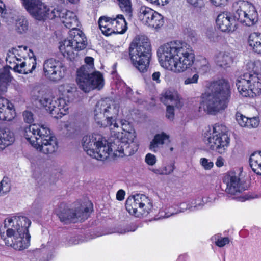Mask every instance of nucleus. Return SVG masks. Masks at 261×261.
<instances>
[{
  "mask_svg": "<svg viewBox=\"0 0 261 261\" xmlns=\"http://www.w3.org/2000/svg\"><path fill=\"white\" fill-rule=\"evenodd\" d=\"M157 55L161 65L175 73L186 71L193 64L195 58L190 45L179 41H171L161 46Z\"/></svg>",
  "mask_w": 261,
  "mask_h": 261,
  "instance_id": "f257e3e1",
  "label": "nucleus"
},
{
  "mask_svg": "<svg viewBox=\"0 0 261 261\" xmlns=\"http://www.w3.org/2000/svg\"><path fill=\"white\" fill-rule=\"evenodd\" d=\"M31 224V221L25 216L8 217L4 222L6 233L1 230V237L7 246L15 250H23L30 245L31 236L28 228Z\"/></svg>",
  "mask_w": 261,
  "mask_h": 261,
  "instance_id": "f03ea898",
  "label": "nucleus"
},
{
  "mask_svg": "<svg viewBox=\"0 0 261 261\" xmlns=\"http://www.w3.org/2000/svg\"><path fill=\"white\" fill-rule=\"evenodd\" d=\"M230 96V85L226 80L214 81L209 90L201 95L199 108H203L208 114H215L227 107Z\"/></svg>",
  "mask_w": 261,
  "mask_h": 261,
  "instance_id": "7ed1b4c3",
  "label": "nucleus"
},
{
  "mask_svg": "<svg viewBox=\"0 0 261 261\" xmlns=\"http://www.w3.org/2000/svg\"><path fill=\"white\" fill-rule=\"evenodd\" d=\"M24 135L34 148L44 154H52L58 149L57 138L44 125H31L25 128Z\"/></svg>",
  "mask_w": 261,
  "mask_h": 261,
  "instance_id": "20e7f679",
  "label": "nucleus"
},
{
  "mask_svg": "<svg viewBox=\"0 0 261 261\" xmlns=\"http://www.w3.org/2000/svg\"><path fill=\"white\" fill-rule=\"evenodd\" d=\"M121 127L119 129L110 130L112 137L115 138L112 146L119 156H130L138 149V145L134 141L135 132L130 123L125 120L120 121Z\"/></svg>",
  "mask_w": 261,
  "mask_h": 261,
  "instance_id": "39448f33",
  "label": "nucleus"
},
{
  "mask_svg": "<svg viewBox=\"0 0 261 261\" xmlns=\"http://www.w3.org/2000/svg\"><path fill=\"white\" fill-rule=\"evenodd\" d=\"M129 55L133 65L140 72H146L151 57V47L147 37L138 36L132 42Z\"/></svg>",
  "mask_w": 261,
  "mask_h": 261,
  "instance_id": "423d86ee",
  "label": "nucleus"
},
{
  "mask_svg": "<svg viewBox=\"0 0 261 261\" xmlns=\"http://www.w3.org/2000/svg\"><path fill=\"white\" fill-rule=\"evenodd\" d=\"M86 65L76 71V81L79 88L85 93L95 88L101 89L103 86V79L99 72L94 71V59L90 57L85 59Z\"/></svg>",
  "mask_w": 261,
  "mask_h": 261,
  "instance_id": "0eeeda50",
  "label": "nucleus"
},
{
  "mask_svg": "<svg viewBox=\"0 0 261 261\" xmlns=\"http://www.w3.org/2000/svg\"><path fill=\"white\" fill-rule=\"evenodd\" d=\"M119 106L107 100L97 102L94 110V119L97 123L103 126L109 127L110 130L119 129V125L116 118L118 115Z\"/></svg>",
  "mask_w": 261,
  "mask_h": 261,
  "instance_id": "6e6552de",
  "label": "nucleus"
},
{
  "mask_svg": "<svg viewBox=\"0 0 261 261\" xmlns=\"http://www.w3.org/2000/svg\"><path fill=\"white\" fill-rule=\"evenodd\" d=\"M82 145L87 154L100 161L107 159L114 150L112 144L110 145L107 141L98 134L84 136Z\"/></svg>",
  "mask_w": 261,
  "mask_h": 261,
  "instance_id": "1a4fd4ad",
  "label": "nucleus"
},
{
  "mask_svg": "<svg viewBox=\"0 0 261 261\" xmlns=\"http://www.w3.org/2000/svg\"><path fill=\"white\" fill-rule=\"evenodd\" d=\"M203 140L210 149L220 154L224 153L230 144L228 128L222 124H215L212 130L204 133Z\"/></svg>",
  "mask_w": 261,
  "mask_h": 261,
  "instance_id": "9d476101",
  "label": "nucleus"
},
{
  "mask_svg": "<svg viewBox=\"0 0 261 261\" xmlns=\"http://www.w3.org/2000/svg\"><path fill=\"white\" fill-rule=\"evenodd\" d=\"M86 45L84 33L80 30H73L69 31L67 39L60 42L59 48L64 57L72 60L75 58V51L84 49Z\"/></svg>",
  "mask_w": 261,
  "mask_h": 261,
  "instance_id": "9b49d317",
  "label": "nucleus"
},
{
  "mask_svg": "<svg viewBox=\"0 0 261 261\" xmlns=\"http://www.w3.org/2000/svg\"><path fill=\"white\" fill-rule=\"evenodd\" d=\"M236 85L242 96L253 97L261 94V80L255 73H245L238 77Z\"/></svg>",
  "mask_w": 261,
  "mask_h": 261,
  "instance_id": "f8f14e48",
  "label": "nucleus"
},
{
  "mask_svg": "<svg viewBox=\"0 0 261 261\" xmlns=\"http://www.w3.org/2000/svg\"><path fill=\"white\" fill-rule=\"evenodd\" d=\"M127 211L135 217L147 216L153 210L152 200L144 194L129 196L125 202Z\"/></svg>",
  "mask_w": 261,
  "mask_h": 261,
  "instance_id": "ddd939ff",
  "label": "nucleus"
},
{
  "mask_svg": "<svg viewBox=\"0 0 261 261\" xmlns=\"http://www.w3.org/2000/svg\"><path fill=\"white\" fill-rule=\"evenodd\" d=\"M234 14V18L245 25L251 27L258 20V13L254 6L248 1H240Z\"/></svg>",
  "mask_w": 261,
  "mask_h": 261,
  "instance_id": "4468645a",
  "label": "nucleus"
},
{
  "mask_svg": "<svg viewBox=\"0 0 261 261\" xmlns=\"http://www.w3.org/2000/svg\"><path fill=\"white\" fill-rule=\"evenodd\" d=\"M40 102L56 119L66 115L69 109V101L63 98L45 96L40 99Z\"/></svg>",
  "mask_w": 261,
  "mask_h": 261,
  "instance_id": "2eb2a0df",
  "label": "nucleus"
},
{
  "mask_svg": "<svg viewBox=\"0 0 261 261\" xmlns=\"http://www.w3.org/2000/svg\"><path fill=\"white\" fill-rule=\"evenodd\" d=\"M66 71V66L58 60L50 58L45 60L43 63L44 74L50 81H60L65 76Z\"/></svg>",
  "mask_w": 261,
  "mask_h": 261,
  "instance_id": "dca6fc26",
  "label": "nucleus"
},
{
  "mask_svg": "<svg viewBox=\"0 0 261 261\" xmlns=\"http://www.w3.org/2000/svg\"><path fill=\"white\" fill-rule=\"evenodd\" d=\"M138 17L145 25L156 30L164 24V17L148 7L141 6L140 8Z\"/></svg>",
  "mask_w": 261,
  "mask_h": 261,
  "instance_id": "f3484780",
  "label": "nucleus"
},
{
  "mask_svg": "<svg viewBox=\"0 0 261 261\" xmlns=\"http://www.w3.org/2000/svg\"><path fill=\"white\" fill-rule=\"evenodd\" d=\"M57 211V215L60 221L65 224L79 221H84L87 219L90 214V209L88 207H81L80 208L73 210L71 209L64 208Z\"/></svg>",
  "mask_w": 261,
  "mask_h": 261,
  "instance_id": "a211bd4d",
  "label": "nucleus"
},
{
  "mask_svg": "<svg viewBox=\"0 0 261 261\" xmlns=\"http://www.w3.org/2000/svg\"><path fill=\"white\" fill-rule=\"evenodd\" d=\"M27 12L35 19L42 20L50 14L49 9L41 0H21Z\"/></svg>",
  "mask_w": 261,
  "mask_h": 261,
  "instance_id": "6ab92c4d",
  "label": "nucleus"
},
{
  "mask_svg": "<svg viewBox=\"0 0 261 261\" xmlns=\"http://www.w3.org/2000/svg\"><path fill=\"white\" fill-rule=\"evenodd\" d=\"M59 17L64 25L71 30H79V22L75 13L66 9H54L50 13L48 18L54 19Z\"/></svg>",
  "mask_w": 261,
  "mask_h": 261,
  "instance_id": "aec40b11",
  "label": "nucleus"
},
{
  "mask_svg": "<svg viewBox=\"0 0 261 261\" xmlns=\"http://www.w3.org/2000/svg\"><path fill=\"white\" fill-rule=\"evenodd\" d=\"M223 182L226 185L225 192L230 195H236L246 190L239 176L233 171L228 172L224 176Z\"/></svg>",
  "mask_w": 261,
  "mask_h": 261,
  "instance_id": "412c9836",
  "label": "nucleus"
},
{
  "mask_svg": "<svg viewBox=\"0 0 261 261\" xmlns=\"http://www.w3.org/2000/svg\"><path fill=\"white\" fill-rule=\"evenodd\" d=\"M161 101L166 105H174L177 109L182 107L184 103L182 98L178 91L173 88L165 90L162 94Z\"/></svg>",
  "mask_w": 261,
  "mask_h": 261,
  "instance_id": "4be33fe9",
  "label": "nucleus"
},
{
  "mask_svg": "<svg viewBox=\"0 0 261 261\" xmlns=\"http://www.w3.org/2000/svg\"><path fill=\"white\" fill-rule=\"evenodd\" d=\"M233 16L226 13L219 14L216 19V24L222 32L233 31L236 29V20Z\"/></svg>",
  "mask_w": 261,
  "mask_h": 261,
  "instance_id": "5701e85b",
  "label": "nucleus"
},
{
  "mask_svg": "<svg viewBox=\"0 0 261 261\" xmlns=\"http://www.w3.org/2000/svg\"><path fill=\"white\" fill-rule=\"evenodd\" d=\"M16 116L13 105L7 99L0 96V119L10 121Z\"/></svg>",
  "mask_w": 261,
  "mask_h": 261,
  "instance_id": "b1692460",
  "label": "nucleus"
},
{
  "mask_svg": "<svg viewBox=\"0 0 261 261\" xmlns=\"http://www.w3.org/2000/svg\"><path fill=\"white\" fill-rule=\"evenodd\" d=\"M214 61L218 66L227 68L232 64L233 58L229 52L222 51L215 55Z\"/></svg>",
  "mask_w": 261,
  "mask_h": 261,
  "instance_id": "393cba45",
  "label": "nucleus"
},
{
  "mask_svg": "<svg viewBox=\"0 0 261 261\" xmlns=\"http://www.w3.org/2000/svg\"><path fill=\"white\" fill-rule=\"evenodd\" d=\"M204 205L203 200L196 199L192 200L188 202H182L178 205L179 213H183L186 211L195 212L201 209Z\"/></svg>",
  "mask_w": 261,
  "mask_h": 261,
  "instance_id": "a878e982",
  "label": "nucleus"
},
{
  "mask_svg": "<svg viewBox=\"0 0 261 261\" xmlns=\"http://www.w3.org/2000/svg\"><path fill=\"white\" fill-rule=\"evenodd\" d=\"M14 141V134L9 128H0V149L3 150Z\"/></svg>",
  "mask_w": 261,
  "mask_h": 261,
  "instance_id": "bb28decb",
  "label": "nucleus"
},
{
  "mask_svg": "<svg viewBox=\"0 0 261 261\" xmlns=\"http://www.w3.org/2000/svg\"><path fill=\"white\" fill-rule=\"evenodd\" d=\"M98 24L102 33L108 36L114 33L113 28V17L101 16L98 20Z\"/></svg>",
  "mask_w": 261,
  "mask_h": 261,
  "instance_id": "cd10ccee",
  "label": "nucleus"
},
{
  "mask_svg": "<svg viewBox=\"0 0 261 261\" xmlns=\"http://www.w3.org/2000/svg\"><path fill=\"white\" fill-rule=\"evenodd\" d=\"M113 28H114V33L122 34L126 31L127 23L123 15L118 14L116 17H113Z\"/></svg>",
  "mask_w": 261,
  "mask_h": 261,
  "instance_id": "c85d7f7f",
  "label": "nucleus"
},
{
  "mask_svg": "<svg viewBox=\"0 0 261 261\" xmlns=\"http://www.w3.org/2000/svg\"><path fill=\"white\" fill-rule=\"evenodd\" d=\"M248 44L253 52L261 55V34L253 33L248 38Z\"/></svg>",
  "mask_w": 261,
  "mask_h": 261,
  "instance_id": "c756f323",
  "label": "nucleus"
},
{
  "mask_svg": "<svg viewBox=\"0 0 261 261\" xmlns=\"http://www.w3.org/2000/svg\"><path fill=\"white\" fill-rule=\"evenodd\" d=\"M169 135L164 132L156 134L153 139L150 142L149 149L153 152H156L158 148L160 146L163 145L166 142L169 141Z\"/></svg>",
  "mask_w": 261,
  "mask_h": 261,
  "instance_id": "7c9ffc66",
  "label": "nucleus"
},
{
  "mask_svg": "<svg viewBox=\"0 0 261 261\" xmlns=\"http://www.w3.org/2000/svg\"><path fill=\"white\" fill-rule=\"evenodd\" d=\"M9 66H6L0 70V92L7 90V84L11 81Z\"/></svg>",
  "mask_w": 261,
  "mask_h": 261,
  "instance_id": "2f4dec72",
  "label": "nucleus"
},
{
  "mask_svg": "<svg viewBox=\"0 0 261 261\" xmlns=\"http://www.w3.org/2000/svg\"><path fill=\"white\" fill-rule=\"evenodd\" d=\"M249 164L254 173L261 175V151L254 152L251 155Z\"/></svg>",
  "mask_w": 261,
  "mask_h": 261,
  "instance_id": "473e14b6",
  "label": "nucleus"
},
{
  "mask_svg": "<svg viewBox=\"0 0 261 261\" xmlns=\"http://www.w3.org/2000/svg\"><path fill=\"white\" fill-rule=\"evenodd\" d=\"M121 10L125 14L128 20H132L133 9L132 0H117Z\"/></svg>",
  "mask_w": 261,
  "mask_h": 261,
  "instance_id": "72a5a7b5",
  "label": "nucleus"
},
{
  "mask_svg": "<svg viewBox=\"0 0 261 261\" xmlns=\"http://www.w3.org/2000/svg\"><path fill=\"white\" fill-rule=\"evenodd\" d=\"M18 48H15L13 49V53L11 55H8L6 58V62L7 63L11 64L12 63H14L15 64V61H21L22 57L21 55L19 53V50H21V48L24 51H27L28 47L27 46H18Z\"/></svg>",
  "mask_w": 261,
  "mask_h": 261,
  "instance_id": "f704fd0d",
  "label": "nucleus"
},
{
  "mask_svg": "<svg viewBox=\"0 0 261 261\" xmlns=\"http://www.w3.org/2000/svg\"><path fill=\"white\" fill-rule=\"evenodd\" d=\"M178 213V205L166 206L159 211L160 217L163 218H167Z\"/></svg>",
  "mask_w": 261,
  "mask_h": 261,
  "instance_id": "c9c22d12",
  "label": "nucleus"
},
{
  "mask_svg": "<svg viewBox=\"0 0 261 261\" xmlns=\"http://www.w3.org/2000/svg\"><path fill=\"white\" fill-rule=\"evenodd\" d=\"M28 29V22L23 16L18 17L15 22V30L19 33L25 32Z\"/></svg>",
  "mask_w": 261,
  "mask_h": 261,
  "instance_id": "e433bc0d",
  "label": "nucleus"
},
{
  "mask_svg": "<svg viewBox=\"0 0 261 261\" xmlns=\"http://www.w3.org/2000/svg\"><path fill=\"white\" fill-rule=\"evenodd\" d=\"M59 90L63 92V95L69 96V95H72L76 91V87L74 85L65 84L60 87Z\"/></svg>",
  "mask_w": 261,
  "mask_h": 261,
  "instance_id": "4c0bfd02",
  "label": "nucleus"
},
{
  "mask_svg": "<svg viewBox=\"0 0 261 261\" xmlns=\"http://www.w3.org/2000/svg\"><path fill=\"white\" fill-rule=\"evenodd\" d=\"M25 60L24 61H17L13 67V69L20 73L28 74L29 69L25 68Z\"/></svg>",
  "mask_w": 261,
  "mask_h": 261,
  "instance_id": "58836bf2",
  "label": "nucleus"
},
{
  "mask_svg": "<svg viewBox=\"0 0 261 261\" xmlns=\"http://www.w3.org/2000/svg\"><path fill=\"white\" fill-rule=\"evenodd\" d=\"M24 59L25 60V68L30 70L28 71V73H31L35 70L36 67V58L35 57H33Z\"/></svg>",
  "mask_w": 261,
  "mask_h": 261,
  "instance_id": "ea45409f",
  "label": "nucleus"
},
{
  "mask_svg": "<svg viewBox=\"0 0 261 261\" xmlns=\"http://www.w3.org/2000/svg\"><path fill=\"white\" fill-rule=\"evenodd\" d=\"M236 120L238 124L242 127H246L247 126V122L248 118L243 115L240 113L237 112L236 114Z\"/></svg>",
  "mask_w": 261,
  "mask_h": 261,
  "instance_id": "a19ab883",
  "label": "nucleus"
},
{
  "mask_svg": "<svg viewBox=\"0 0 261 261\" xmlns=\"http://www.w3.org/2000/svg\"><path fill=\"white\" fill-rule=\"evenodd\" d=\"M200 163L205 170H210L214 166L213 162L205 158L200 159Z\"/></svg>",
  "mask_w": 261,
  "mask_h": 261,
  "instance_id": "79ce46f5",
  "label": "nucleus"
},
{
  "mask_svg": "<svg viewBox=\"0 0 261 261\" xmlns=\"http://www.w3.org/2000/svg\"><path fill=\"white\" fill-rule=\"evenodd\" d=\"M10 190L9 183H7L4 179L0 182V195L1 194H5L9 192Z\"/></svg>",
  "mask_w": 261,
  "mask_h": 261,
  "instance_id": "37998d69",
  "label": "nucleus"
},
{
  "mask_svg": "<svg viewBox=\"0 0 261 261\" xmlns=\"http://www.w3.org/2000/svg\"><path fill=\"white\" fill-rule=\"evenodd\" d=\"M24 121L29 124L32 123L34 122V117L33 113L29 111H25L23 113Z\"/></svg>",
  "mask_w": 261,
  "mask_h": 261,
  "instance_id": "c03bdc74",
  "label": "nucleus"
},
{
  "mask_svg": "<svg viewBox=\"0 0 261 261\" xmlns=\"http://www.w3.org/2000/svg\"><path fill=\"white\" fill-rule=\"evenodd\" d=\"M145 162L150 166L154 165L156 162V156L151 153H147L145 156Z\"/></svg>",
  "mask_w": 261,
  "mask_h": 261,
  "instance_id": "a18cd8bd",
  "label": "nucleus"
},
{
  "mask_svg": "<svg viewBox=\"0 0 261 261\" xmlns=\"http://www.w3.org/2000/svg\"><path fill=\"white\" fill-rule=\"evenodd\" d=\"M174 105H168L167 107L166 116L170 120H172L174 117Z\"/></svg>",
  "mask_w": 261,
  "mask_h": 261,
  "instance_id": "49530a36",
  "label": "nucleus"
},
{
  "mask_svg": "<svg viewBox=\"0 0 261 261\" xmlns=\"http://www.w3.org/2000/svg\"><path fill=\"white\" fill-rule=\"evenodd\" d=\"M259 123L258 119L256 117H253L251 118H248V121L247 122L248 128H255L257 127Z\"/></svg>",
  "mask_w": 261,
  "mask_h": 261,
  "instance_id": "de8ad7c7",
  "label": "nucleus"
},
{
  "mask_svg": "<svg viewBox=\"0 0 261 261\" xmlns=\"http://www.w3.org/2000/svg\"><path fill=\"white\" fill-rule=\"evenodd\" d=\"M229 243V239L228 237L221 238L215 241L216 245L219 247H222Z\"/></svg>",
  "mask_w": 261,
  "mask_h": 261,
  "instance_id": "09e8293b",
  "label": "nucleus"
},
{
  "mask_svg": "<svg viewBox=\"0 0 261 261\" xmlns=\"http://www.w3.org/2000/svg\"><path fill=\"white\" fill-rule=\"evenodd\" d=\"M126 95L128 98L130 99L131 100L137 102L138 98L136 97V95H134V93L133 92L132 89L129 87H126Z\"/></svg>",
  "mask_w": 261,
  "mask_h": 261,
  "instance_id": "8fccbe9b",
  "label": "nucleus"
},
{
  "mask_svg": "<svg viewBox=\"0 0 261 261\" xmlns=\"http://www.w3.org/2000/svg\"><path fill=\"white\" fill-rule=\"evenodd\" d=\"M165 175H168L173 172L174 169V165L173 163H170L164 167H162Z\"/></svg>",
  "mask_w": 261,
  "mask_h": 261,
  "instance_id": "3c124183",
  "label": "nucleus"
},
{
  "mask_svg": "<svg viewBox=\"0 0 261 261\" xmlns=\"http://www.w3.org/2000/svg\"><path fill=\"white\" fill-rule=\"evenodd\" d=\"M199 79V75L197 74H195L192 77H189L186 79L184 81V84L185 85H188L191 84L197 83Z\"/></svg>",
  "mask_w": 261,
  "mask_h": 261,
  "instance_id": "603ef678",
  "label": "nucleus"
},
{
  "mask_svg": "<svg viewBox=\"0 0 261 261\" xmlns=\"http://www.w3.org/2000/svg\"><path fill=\"white\" fill-rule=\"evenodd\" d=\"M187 2L195 7H200L203 4L202 0H186Z\"/></svg>",
  "mask_w": 261,
  "mask_h": 261,
  "instance_id": "864d4df0",
  "label": "nucleus"
},
{
  "mask_svg": "<svg viewBox=\"0 0 261 261\" xmlns=\"http://www.w3.org/2000/svg\"><path fill=\"white\" fill-rule=\"evenodd\" d=\"M210 1L214 6L219 7L225 5L228 0H210Z\"/></svg>",
  "mask_w": 261,
  "mask_h": 261,
  "instance_id": "5fc2aeb1",
  "label": "nucleus"
},
{
  "mask_svg": "<svg viewBox=\"0 0 261 261\" xmlns=\"http://www.w3.org/2000/svg\"><path fill=\"white\" fill-rule=\"evenodd\" d=\"M136 229H137V227L135 226H130V227H128L126 228L121 229L120 231H118V232L120 234H124V233H125L126 232H134L136 230Z\"/></svg>",
  "mask_w": 261,
  "mask_h": 261,
  "instance_id": "6e6d98bb",
  "label": "nucleus"
},
{
  "mask_svg": "<svg viewBox=\"0 0 261 261\" xmlns=\"http://www.w3.org/2000/svg\"><path fill=\"white\" fill-rule=\"evenodd\" d=\"M160 76H161V73L160 72H159V71L154 72L152 74V79L156 83L159 84L161 83Z\"/></svg>",
  "mask_w": 261,
  "mask_h": 261,
  "instance_id": "4d7b16f0",
  "label": "nucleus"
},
{
  "mask_svg": "<svg viewBox=\"0 0 261 261\" xmlns=\"http://www.w3.org/2000/svg\"><path fill=\"white\" fill-rule=\"evenodd\" d=\"M125 195V191L123 190L120 189L117 192L116 198L119 201H122L124 199Z\"/></svg>",
  "mask_w": 261,
  "mask_h": 261,
  "instance_id": "13d9d810",
  "label": "nucleus"
},
{
  "mask_svg": "<svg viewBox=\"0 0 261 261\" xmlns=\"http://www.w3.org/2000/svg\"><path fill=\"white\" fill-rule=\"evenodd\" d=\"M150 170L156 174L165 175L162 167H160L159 168H152L150 169Z\"/></svg>",
  "mask_w": 261,
  "mask_h": 261,
  "instance_id": "bf43d9fd",
  "label": "nucleus"
},
{
  "mask_svg": "<svg viewBox=\"0 0 261 261\" xmlns=\"http://www.w3.org/2000/svg\"><path fill=\"white\" fill-rule=\"evenodd\" d=\"M224 160L221 156H219L217 159L216 165L218 167H221L224 165Z\"/></svg>",
  "mask_w": 261,
  "mask_h": 261,
  "instance_id": "052dcab7",
  "label": "nucleus"
},
{
  "mask_svg": "<svg viewBox=\"0 0 261 261\" xmlns=\"http://www.w3.org/2000/svg\"><path fill=\"white\" fill-rule=\"evenodd\" d=\"M147 1L152 4H157V5L160 4L159 0H147Z\"/></svg>",
  "mask_w": 261,
  "mask_h": 261,
  "instance_id": "680f3d73",
  "label": "nucleus"
},
{
  "mask_svg": "<svg viewBox=\"0 0 261 261\" xmlns=\"http://www.w3.org/2000/svg\"><path fill=\"white\" fill-rule=\"evenodd\" d=\"M67 1L72 4L77 3L79 1V0H67Z\"/></svg>",
  "mask_w": 261,
  "mask_h": 261,
  "instance_id": "e2e57ef3",
  "label": "nucleus"
},
{
  "mask_svg": "<svg viewBox=\"0 0 261 261\" xmlns=\"http://www.w3.org/2000/svg\"><path fill=\"white\" fill-rule=\"evenodd\" d=\"M3 179H4L7 183H8L6 180H8V178H6V179H5V178H3Z\"/></svg>",
  "mask_w": 261,
  "mask_h": 261,
  "instance_id": "0e129e2a",
  "label": "nucleus"
}]
</instances>
